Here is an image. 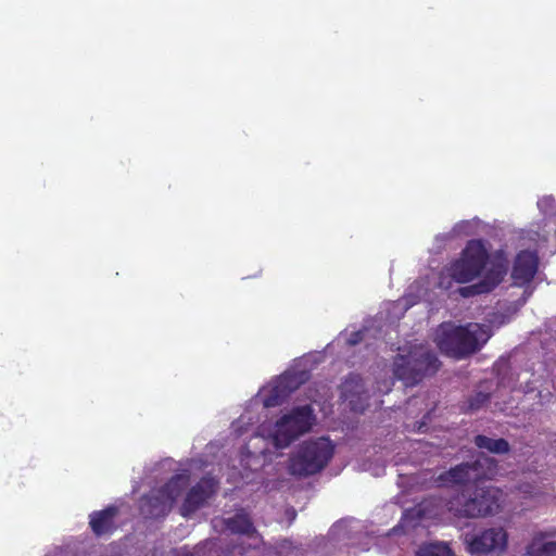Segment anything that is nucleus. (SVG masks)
<instances>
[{"label":"nucleus","instance_id":"nucleus-12","mask_svg":"<svg viewBox=\"0 0 556 556\" xmlns=\"http://www.w3.org/2000/svg\"><path fill=\"white\" fill-rule=\"evenodd\" d=\"M539 257L534 251L522 250L514 261L511 279L515 286L522 287L534 278L538 271Z\"/></svg>","mask_w":556,"mask_h":556},{"label":"nucleus","instance_id":"nucleus-19","mask_svg":"<svg viewBox=\"0 0 556 556\" xmlns=\"http://www.w3.org/2000/svg\"><path fill=\"white\" fill-rule=\"evenodd\" d=\"M417 556H453V553L445 543H431L422 545Z\"/></svg>","mask_w":556,"mask_h":556},{"label":"nucleus","instance_id":"nucleus-4","mask_svg":"<svg viewBox=\"0 0 556 556\" xmlns=\"http://www.w3.org/2000/svg\"><path fill=\"white\" fill-rule=\"evenodd\" d=\"M489 255L480 241H470L463 252L459 260L451 265L448 275H441L438 286L442 289H450L452 280L459 283H465L479 277L482 273H486L490 264L488 262Z\"/></svg>","mask_w":556,"mask_h":556},{"label":"nucleus","instance_id":"nucleus-23","mask_svg":"<svg viewBox=\"0 0 556 556\" xmlns=\"http://www.w3.org/2000/svg\"><path fill=\"white\" fill-rule=\"evenodd\" d=\"M243 417L239 418L236 422L232 424V428L238 434H241L243 432V425H244Z\"/></svg>","mask_w":556,"mask_h":556},{"label":"nucleus","instance_id":"nucleus-11","mask_svg":"<svg viewBox=\"0 0 556 556\" xmlns=\"http://www.w3.org/2000/svg\"><path fill=\"white\" fill-rule=\"evenodd\" d=\"M507 273L506 265L501 261H494L490 264L483 279L476 285L458 288V293L463 298H470L476 294L486 293L494 289Z\"/></svg>","mask_w":556,"mask_h":556},{"label":"nucleus","instance_id":"nucleus-6","mask_svg":"<svg viewBox=\"0 0 556 556\" xmlns=\"http://www.w3.org/2000/svg\"><path fill=\"white\" fill-rule=\"evenodd\" d=\"M500 492L494 488H477L469 496L462 493L446 504L457 517L480 518L494 514L500 507Z\"/></svg>","mask_w":556,"mask_h":556},{"label":"nucleus","instance_id":"nucleus-3","mask_svg":"<svg viewBox=\"0 0 556 556\" xmlns=\"http://www.w3.org/2000/svg\"><path fill=\"white\" fill-rule=\"evenodd\" d=\"M435 354L424 344L400 349L393 362L394 376L406 387L419 383L425 377L433 375L439 369Z\"/></svg>","mask_w":556,"mask_h":556},{"label":"nucleus","instance_id":"nucleus-9","mask_svg":"<svg viewBox=\"0 0 556 556\" xmlns=\"http://www.w3.org/2000/svg\"><path fill=\"white\" fill-rule=\"evenodd\" d=\"M466 551L472 556L500 555L507 545V534L502 528H490L480 533L464 535Z\"/></svg>","mask_w":556,"mask_h":556},{"label":"nucleus","instance_id":"nucleus-24","mask_svg":"<svg viewBox=\"0 0 556 556\" xmlns=\"http://www.w3.org/2000/svg\"><path fill=\"white\" fill-rule=\"evenodd\" d=\"M288 514H290L291 519H294V517H295V511L294 510L288 511Z\"/></svg>","mask_w":556,"mask_h":556},{"label":"nucleus","instance_id":"nucleus-10","mask_svg":"<svg viewBox=\"0 0 556 556\" xmlns=\"http://www.w3.org/2000/svg\"><path fill=\"white\" fill-rule=\"evenodd\" d=\"M299 383L295 375L285 372L269 386L263 388L258 393V399L264 407L278 406L298 388Z\"/></svg>","mask_w":556,"mask_h":556},{"label":"nucleus","instance_id":"nucleus-14","mask_svg":"<svg viewBox=\"0 0 556 556\" xmlns=\"http://www.w3.org/2000/svg\"><path fill=\"white\" fill-rule=\"evenodd\" d=\"M342 397L348 402L354 412H364L368 405V392L365 390L364 381L359 376H350L341 387Z\"/></svg>","mask_w":556,"mask_h":556},{"label":"nucleus","instance_id":"nucleus-16","mask_svg":"<svg viewBox=\"0 0 556 556\" xmlns=\"http://www.w3.org/2000/svg\"><path fill=\"white\" fill-rule=\"evenodd\" d=\"M525 556H556V541L546 533L535 534L526 547Z\"/></svg>","mask_w":556,"mask_h":556},{"label":"nucleus","instance_id":"nucleus-13","mask_svg":"<svg viewBox=\"0 0 556 556\" xmlns=\"http://www.w3.org/2000/svg\"><path fill=\"white\" fill-rule=\"evenodd\" d=\"M216 481L212 477L201 479L199 483L190 489L180 508L184 517H189L198 510L206 500L215 492Z\"/></svg>","mask_w":556,"mask_h":556},{"label":"nucleus","instance_id":"nucleus-1","mask_svg":"<svg viewBox=\"0 0 556 556\" xmlns=\"http://www.w3.org/2000/svg\"><path fill=\"white\" fill-rule=\"evenodd\" d=\"M316 422V416L311 405L294 407L288 414L279 418L271 426H262L258 434L247 445V451L252 455L266 456L267 447H257L258 442H269L276 450L288 447L293 441L308 432Z\"/></svg>","mask_w":556,"mask_h":556},{"label":"nucleus","instance_id":"nucleus-21","mask_svg":"<svg viewBox=\"0 0 556 556\" xmlns=\"http://www.w3.org/2000/svg\"><path fill=\"white\" fill-rule=\"evenodd\" d=\"M490 399V393L484 391H478L468 401V409L476 412L480 409Z\"/></svg>","mask_w":556,"mask_h":556},{"label":"nucleus","instance_id":"nucleus-22","mask_svg":"<svg viewBox=\"0 0 556 556\" xmlns=\"http://www.w3.org/2000/svg\"><path fill=\"white\" fill-rule=\"evenodd\" d=\"M365 333L366 330H359L357 332L352 333L351 337L348 339V343L350 345H356L357 343L364 340Z\"/></svg>","mask_w":556,"mask_h":556},{"label":"nucleus","instance_id":"nucleus-7","mask_svg":"<svg viewBox=\"0 0 556 556\" xmlns=\"http://www.w3.org/2000/svg\"><path fill=\"white\" fill-rule=\"evenodd\" d=\"M189 484V475L184 471L173 477L169 482L150 492L140 501V513L144 518H160L167 515L174 502Z\"/></svg>","mask_w":556,"mask_h":556},{"label":"nucleus","instance_id":"nucleus-15","mask_svg":"<svg viewBox=\"0 0 556 556\" xmlns=\"http://www.w3.org/2000/svg\"><path fill=\"white\" fill-rule=\"evenodd\" d=\"M227 530L235 534H242L253 540L252 546L257 547L262 543V538L251 521L249 515L243 510L235 516L223 520Z\"/></svg>","mask_w":556,"mask_h":556},{"label":"nucleus","instance_id":"nucleus-5","mask_svg":"<svg viewBox=\"0 0 556 556\" xmlns=\"http://www.w3.org/2000/svg\"><path fill=\"white\" fill-rule=\"evenodd\" d=\"M334 445L327 438L302 443L289 462V471L294 476H311L323 470L332 458Z\"/></svg>","mask_w":556,"mask_h":556},{"label":"nucleus","instance_id":"nucleus-20","mask_svg":"<svg viewBox=\"0 0 556 556\" xmlns=\"http://www.w3.org/2000/svg\"><path fill=\"white\" fill-rule=\"evenodd\" d=\"M472 233V224L471 222L469 220H462L459 223H457L452 231L447 235H444V236H438L437 239H451V238H454L456 236H460V235H465V236H469Z\"/></svg>","mask_w":556,"mask_h":556},{"label":"nucleus","instance_id":"nucleus-17","mask_svg":"<svg viewBox=\"0 0 556 556\" xmlns=\"http://www.w3.org/2000/svg\"><path fill=\"white\" fill-rule=\"evenodd\" d=\"M117 514L116 507H108L104 510L93 513L90 516V527L97 535L109 533L114 527V517Z\"/></svg>","mask_w":556,"mask_h":556},{"label":"nucleus","instance_id":"nucleus-2","mask_svg":"<svg viewBox=\"0 0 556 556\" xmlns=\"http://www.w3.org/2000/svg\"><path fill=\"white\" fill-rule=\"evenodd\" d=\"M492 334L491 326L485 324L456 326L453 323H443L435 331L434 341L445 355L463 359L479 352Z\"/></svg>","mask_w":556,"mask_h":556},{"label":"nucleus","instance_id":"nucleus-18","mask_svg":"<svg viewBox=\"0 0 556 556\" xmlns=\"http://www.w3.org/2000/svg\"><path fill=\"white\" fill-rule=\"evenodd\" d=\"M475 443L479 448L494 454H505L509 451V444L505 439H493L485 435H477Z\"/></svg>","mask_w":556,"mask_h":556},{"label":"nucleus","instance_id":"nucleus-8","mask_svg":"<svg viewBox=\"0 0 556 556\" xmlns=\"http://www.w3.org/2000/svg\"><path fill=\"white\" fill-rule=\"evenodd\" d=\"M497 473L494 458L480 454L472 463H463L441 473L435 482L439 485L465 484L482 479H492Z\"/></svg>","mask_w":556,"mask_h":556}]
</instances>
